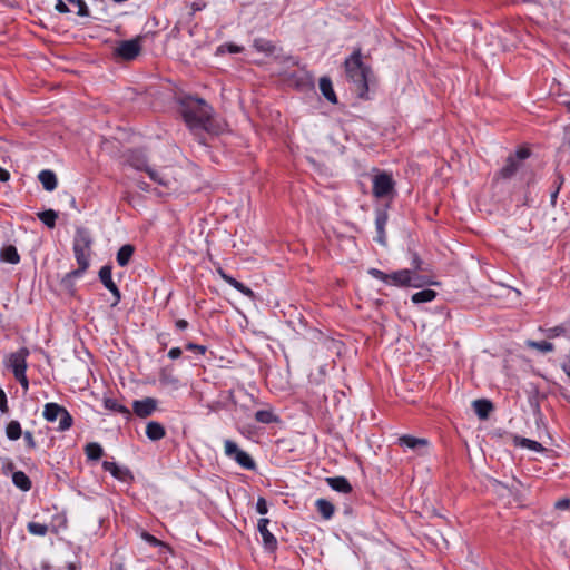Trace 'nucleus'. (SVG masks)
<instances>
[{
	"mask_svg": "<svg viewBox=\"0 0 570 570\" xmlns=\"http://www.w3.org/2000/svg\"><path fill=\"white\" fill-rule=\"evenodd\" d=\"M180 112L191 130H210L213 109L204 99L193 96L181 98Z\"/></svg>",
	"mask_w": 570,
	"mask_h": 570,
	"instance_id": "f257e3e1",
	"label": "nucleus"
},
{
	"mask_svg": "<svg viewBox=\"0 0 570 570\" xmlns=\"http://www.w3.org/2000/svg\"><path fill=\"white\" fill-rule=\"evenodd\" d=\"M345 72L360 98H366L371 68L362 60L361 49H355L344 61Z\"/></svg>",
	"mask_w": 570,
	"mask_h": 570,
	"instance_id": "f03ea898",
	"label": "nucleus"
},
{
	"mask_svg": "<svg viewBox=\"0 0 570 570\" xmlns=\"http://www.w3.org/2000/svg\"><path fill=\"white\" fill-rule=\"evenodd\" d=\"M367 273L387 285L399 286V287H420L422 285L421 277L413 273V271L404 268L391 274H386L381 269L371 267Z\"/></svg>",
	"mask_w": 570,
	"mask_h": 570,
	"instance_id": "7ed1b4c3",
	"label": "nucleus"
},
{
	"mask_svg": "<svg viewBox=\"0 0 570 570\" xmlns=\"http://www.w3.org/2000/svg\"><path fill=\"white\" fill-rule=\"evenodd\" d=\"M530 155L531 151L527 147H521L514 154L509 155L504 166L497 173L495 178L508 180L514 177Z\"/></svg>",
	"mask_w": 570,
	"mask_h": 570,
	"instance_id": "20e7f679",
	"label": "nucleus"
},
{
	"mask_svg": "<svg viewBox=\"0 0 570 570\" xmlns=\"http://www.w3.org/2000/svg\"><path fill=\"white\" fill-rule=\"evenodd\" d=\"M394 188L395 181L391 174L382 171L374 176L372 191L376 198L383 199L393 197Z\"/></svg>",
	"mask_w": 570,
	"mask_h": 570,
	"instance_id": "39448f33",
	"label": "nucleus"
},
{
	"mask_svg": "<svg viewBox=\"0 0 570 570\" xmlns=\"http://www.w3.org/2000/svg\"><path fill=\"white\" fill-rule=\"evenodd\" d=\"M141 51V38L137 37L130 40H122L115 48V55L126 61L136 59Z\"/></svg>",
	"mask_w": 570,
	"mask_h": 570,
	"instance_id": "423d86ee",
	"label": "nucleus"
},
{
	"mask_svg": "<svg viewBox=\"0 0 570 570\" xmlns=\"http://www.w3.org/2000/svg\"><path fill=\"white\" fill-rule=\"evenodd\" d=\"M112 268L110 265H104L99 271V279L104 284V286L110 291L112 295V302L110 304L111 307L117 306L121 301V293L116 285V283L112 281Z\"/></svg>",
	"mask_w": 570,
	"mask_h": 570,
	"instance_id": "0eeeda50",
	"label": "nucleus"
},
{
	"mask_svg": "<svg viewBox=\"0 0 570 570\" xmlns=\"http://www.w3.org/2000/svg\"><path fill=\"white\" fill-rule=\"evenodd\" d=\"M157 409V400L153 397H145L142 400H135L132 403L134 413L141 419L150 416Z\"/></svg>",
	"mask_w": 570,
	"mask_h": 570,
	"instance_id": "6e6552de",
	"label": "nucleus"
},
{
	"mask_svg": "<svg viewBox=\"0 0 570 570\" xmlns=\"http://www.w3.org/2000/svg\"><path fill=\"white\" fill-rule=\"evenodd\" d=\"M269 520L262 518L258 520L257 529L263 538L265 550L274 552L277 549V540L272 532L267 529Z\"/></svg>",
	"mask_w": 570,
	"mask_h": 570,
	"instance_id": "1a4fd4ad",
	"label": "nucleus"
},
{
	"mask_svg": "<svg viewBox=\"0 0 570 570\" xmlns=\"http://www.w3.org/2000/svg\"><path fill=\"white\" fill-rule=\"evenodd\" d=\"M29 352L27 348H21L16 353H12L9 357L8 366L12 370L13 375L20 374L27 371V356Z\"/></svg>",
	"mask_w": 570,
	"mask_h": 570,
	"instance_id": "9d476101",
	"label": "nucleus"
},
{
	"mask_svg": "<svg viewBox=\"0 0 570 570\" xmlns=\"http://www.w3.org/2000/svg\"><path fill=\"white\" fill-rule=\"evenodd\" d=\"M127 163L130 167L139 171H147L149 168L148 159L142 150H130L127 155Z\"/></svg>",
	"mask_w": 570,
	"mask_h": 570,
	"instance_id": "9b49d317",
	"label": "nucleus"
},
{
	"mask_svg": "<svg viewBox=\"0 0 570 570\" xmlns=\"http://www.w3.org/2000/svg\"><path fill=\"white\" fill-rule=\"evenodd\" d=\"M387 213L384 209H377L375 215V227H376V237L375 240L381 245H386V235H385V226L387 224Z\"/></svg>",
	"mask_w": 570,
	"mask_h": 570,
	"instance_id": "f8f14e48",
	"label": "nucleus"
},
{
	"mask_svg": "<svg viewBox=\"0 0 570 570\" xmlns=\"http://www.w3.org/2000/svg\"><path fill=\"white\" fill-rule=\"evenodd\" d=\"M92 245V237L89 230L85 227H77L75 238H73V247H80L81 249L89 250Z\"/></svg>",
	"mask_w": 570,
	"mask_h": 570,
	"instance_id": "ddd939ff",
	"label": "nucleus"
},
{
	"mask_svg": "<svg viewBox=\"0 0 570 570\" xmlns=\"http://www.w3.org/2000/svg\"><path fill=\"white\" fill-rule=\"evenodd\" d=\"M102 468L105 471L110 472L115 479L122 482H126L128 479H132V475L128 469L120 468L115 462L104 461Z\"/></svg>",
	"mask_w": 570,
	"mask_h": 570,
	"instance_id": "4468645a",
	"label": "nucleus"
},
{
	"mask_svg": "<svg viewBox=\"0 0 570 570\" xmlns=\"http://www.w3.org/2000/svg\"><path fill=\"white\" fill-rule=\"evenodd\" d=\"M472 407L480 420H487L494 409L492 402L487 399L473 401Z\"/></svg>",
	"mask_w": 570,
	"mask_h": 570,
	"instance_id": "2eb2a0df",
	"label": "nucleus"
},
{
	"mask_svg": "<svg viewBox=\"0 0 570 570\" xmlns=\"http://www.w3.org/2000/svg\"><path fill=\"white\" fill-rule=\"evenodd\" d=\"M219 274L222 276V278L228 284L230 285L232 287H234L236 291H238L239 293H242L243 295L249 297V298H254L255 297V294L254 292L247 287L245 284H243L242 282L237 281L236 278H234L233 276L226 274L225 272H223L222 269H219Z\"/></svg>",
	"mask_w": 570,
	"mask_h": 570,
	"instance_id": "dca6fc26",
	"label": "nucleus"
},
{
	"mask_svg": "<svg viewBox=\"0 0 570 570\" xmlns=\"http://www.w3.org/2000/svg\"><path fill=\"white\" fill-rule=\"evenodd\" d=\"M399 444L419 451L421 448H426L429 445V441L424 438L402 435L399 438Z\"/></svg>",
	"mask_w": 570,
	"mask_h": 570,
	"instance_id": "f3484780",
	"label": "nucleus"
},
{
	"mask_svg": "<svg viewBox=\"0 0 570 570\" xmlns=\"http://www.w3.org/2000/svg\"><path fill=\"white\" fill-rule=\"evenodd\" d=\"M326 482L336 492L350 493L352 491L351 483L344 476L326 478Z\"/></svg>",
	"mask_w": 570,
	"mask_h": 570,
	"instance_id": "a211bd4d",
	"label": "nucleus"
},
{
	"mask_svg": "<svg viewBox=\"0 0 570 570\" xmlns=\"http://www.w3.org/2000/svg\"><path fill=\"white\" fill-rule=\"evenodd\" d=\"M38 179L42 184V187L48 191H52L58 184L56 174L49 169L41 170L38 175Z\"/></svg>",
	"mask_w": 570,
	"mask_h": 570,
	"instance_id": "6ab92c4d",
	"label": "nucleus"
},
{
	"mask_svg": "<svg viewBox=\"0 0 570 570\" xmlns=\"http://www.w3.org/2000/svg\"><path fill=\"white\" fill-rule=\"evenodd\" d=\"M146 435L151 441H159L166 435V431L159 422L150 421L146 426Z\"/></svg>",
	"mask_w": 570,
	"mask_h": 570,
	"instance_id": "aec40b11",
	"label": "nucleus"
},
{
	"mask_svg": "<svg viewBox=\"0 0 570 570\" xmlns=\"http://www.w3.org/2000/svg\"><path fill=\"white\" fill-rule=\"evenodd\" d=\"M0 261L9 264H18L20 262V255L13 245L4 246L0 250Z\"/></svg>",
	"mask_w": 570,
	"mask_h": 570,
	"instance_id": "412c9836",
	"label": "nucleus"
},
{
	"mask_svg": "<svg viewBox=\"0 0 570 570\" xmlns=\"http://www.w3.org/2000/svg\"><path fill=\"white\" fill-rule=\"evenodd\" d=\"M320 90L322 95L332 104L337 102L336 94L333 89L332 81L328 77H322L320 79Z\"/></svg>",
	"mask_w": 570,
	"mask_h": 570,
	"instance_id": "4be33fe9",
	"label": "nucleus"
},
{
	"mask_svg": "<svg viewBox=\"0 0 570 570\" xmlns=\"http://www.w3.org/2000/svg\"><path fill=\"white\" fill-rule=\"evenodd\" d=\"M104 405H105V409H107L109 411L122 414L126 420H129L131 417V412L129 411V409H127L125 405L118 403V401L115 399L106 397L104 400Z\"/></svg>",
	"mask_w": 570,
	"mask_h": 570,
	"instance_id": "5701e85b",
	"label": "nucleus"
},
{
	"mask_svg": "<svg viewBox=\"0 0 570 570\" xmlns=\"http://www.w3.org/2000/svg\"><path fill=\"white\" fill-rule=\"evenodd\" d=\"M12 483L21 491H29L32 487L30 478L23 471L12 473Z\"/></svg>",
	"mask_w": 570,
	"mask_h": 570,
	"instance_id": "b1692460",
	"label": "nucleus"
},
{
	"mask_svg": "<svg viewBox=\"0 0 570 570\" xmlns=\"http://www.w3.org/2000/svg\"><path fill=\"white\" fill-rule=\"evenodd\" d=\"M315 507L318 513L325 519L330 520L334 515V504L326 499H317Z\"/></svg>",
	"mask_w": 570,
	"mask_h": 570,
	"instance_id": "393cba45",
	"label": "nucleus"
},
{
	"mask_svg": "<svg viewBox=\"0 0 570 570\" xmlns=\"http://www.w3.org/2000/svg\"><path fill=\"white\" fill-rule=\"evenodd\" d=\"M134 252H135V248L130 244H126V245L121 246L119 248V250L117 252V256H116L117 263L121 267L128 265V263L130 262V259L132 257Z\"/></svg>",
	"mask_w": 570,
	"mask_h": 570,
	"instance_id": "a878e982",
	"label": "nucleus"
},
{
	"mask_svg": "<svg viewBox=\"0 0 570 570\" xmlns=\"http://www.w3.org/2000/svg\"><path fill=\"white\" fill-rule=\"evenodd\" d=\"M63 409L65 407L59 405L58 403H47L43 410V417L48 422H55L56 420H58L59 415H61Z\"/></svg>",
	"mask_w": 570,
	"mask_h": 570,
	"instance_id": "bb28decb",
	"label": "nucleus"
},
{
	"mask_svg": "<svg viewBox=\"0 0 570 570\" xmlns=\"http://www.w3.org/2000/svg\"><path fill=\"white\" fill-rule=\"evenodd\" d=\"M514 444L521 448L532 450L534 452L546 451V448L540 442L527 438L515 436Z\"/></svg>",
	"mask_w": 570,
	"mask_h": 570,
	"instance_id": "cd10ccee",
	"label": "nucleus"
},
{
	"mask_svg": "<svg viewBox=\"0 0 570 570\" xmlns=\"http://www.w3.org/2000/svg\"><path fill=\"white\" fill-rule=\"evenodd\" d=\"M255 420L263 424L279 422V417L272 410H258L255 413Z\"/></svg>",
	"mask_w": 570,
	"mask_h": 570,
	"instance_id": "c85d7f7f",
	"label": "nucleus"
},
{
	"mask_svg": "<svg viewBox=\"0 0 570 570\" xmlns=\"http://www.w3.org/2000/svg\"><path fill=\"white\" fill-rule=\"evenodd\" d=\"M242 468L247 470H254L256 464L253 458L245 451L239 450L233 458Z\"/></svg>",
	"mask_w": 570,
	"mask_h": 570,
	"instance_id": "c756f323",
	"label": "nucleus"
},
{
	"mask_svg": "<svg viewBox=\"0 0 570 570\" xmlns=\"http://www.w3.org/2000/svg\"><path fill=\"white\" fill-rule=\"evenodd\" d=\"M436 297V292L433 289H423L412 295V302L414 304L432 302Z\"/></svg>",
	"mask_w": 570,
	"mask_h": 570,
	"instance_id": "7c9ffc66",
	"label": "nucleus"
},
{
	"mask_svg": "<svg viewBox=\"0 0 570 570\" xmlns=\"http://www.w3.org/2000/svg\"><path fill=\"white\" fill-rule=\"evenodd\" d=\"M85 453L89 460L97 461L104 455V449L99 443L91 442L86 445Z\"/></svg>",
	"mask_w": 570,
	"mask_h": 570,
	"instance_id": "2f4dec72",
	"label": "nucleus"
},
{
	"mask_svg": "<svg viewBox=\"0 0 570 570\" xmlns=\"http://www.w3.org/2000/svg\"><path fill=\"white\" fill-rule=\"evenodd\" d=\"M6 435L11 441H17L22 435L21 425L18 421L13 420L6 426Z\"/></svg>",
	"mask_w": 570,
	"mask_h": 570,
	"instance_id": "473e14b6",
	"label": "nucleus"
},
{
	"mask_svg": "<svg viewBox=\"0 0 570 570\" xmlns=\"http://www.w3.org/2000/svg\"><path fill=\"white\" fill-rule=\"evenodd\" d=\"M38 218L48 227L53 228L58 218V213L53 209H47L38 213Z\"/></svg>",
	"mask_w": 570,
	"mask_h": 570,
	"instance_id": "72a5a7b5",
	"label": "nucleus"
},
{
	"mask_svg": "<svg viewBox=\"0 0 570 570\" xmlns=\"http://www.w3.org/2000/svg\"><path fill=\"white\" fill-rule=\"evenodd\" d=\"M73 254H75V258H76L78 265H80V266H82L83 264H85V266L90 265V252L89 250L81 249L78 246V247H73Z\"/></svg>",
	"mask_w": 570,
	"mask_h": 570,
	"instance_id": "f704fd0d",
	"label": "nucleus"
},
{
	"mask_svg": "<svg viewBox=\"0 0 570 570\" xmlns=\"http://www.w3.org/2000/svg\"><path fill=\"white\" fill-rule=\"evenodd\" d=\"M159 381L163 385L177 387L179 384V380L171 372L161 371L159 375Z\"/></svg>",
	"mask_w": 570,
	"mask_h": 570,
	"instance_id": "c9c22d12",
	"label": "nucleus"
},
{
	"mask_svg": "<svg viewBox=\"0 0 570 570\" xmlns=\"http://www.w3.org/2000/svg\"><path fill=\"white\" fill-rule=\"evenodd\" d=\"M527 345L531 348H535L542 353H549L554 350V346L552 343L548 341H528Z\"/></svg>",
	"mask_w": 570,
	"mask_h": 570,
	"instance_id": "e433bc0d",
	"label": "nucleus"
},
{
	"mask_svg": "<svg viewBox=\"0 0 570 570\" xmlns=\"http://www.w3.org/2000/svg\"><path fill=\"white\" fill-rule=\"evenodd\" d=\"M58 419H59L58 430L61 432L69 430L73 423L72 416L70 415V413L67 411L66 407L63 409V412L61 413V415H59Z\"/></svg>",
	"mask_w": 570,
	"mask_h": 570,
	"instance_id": "4c0bfd02",
	"label": "nucleus"
},
{
	"mask_svg": "<svg viewBox=\"0 0 570 570\" xmlns=\"http://www.w3.org/2000/svg\"><path fill=\"white\" fill-rule=\"evenodd\" d=\"M254 48L259 52L272 53L274 51V45L265 39L258 38L254 40Z\"/></svg>",
	"mask_w": 570,
	"mask_h": 570,
	"instance_id": "58836bf2",
	"label": "nucleus"
},
{
	"mask_svg": "<svg viewBox=\"0 0 570 570\" xmlns=\"http://www.w3.org/2000/svg\"><path fill=\"white\" fill-rule=\"evenodd\" d=\"M151 180L155 183L167 187L169 185V180L158 170L153 169L151 167L148 168L146 171Z\"/></svg>",
	"mask_w": 570,
	"mask_h": 570,
	"instance_id": "ea45409f",
	"label": "nucleus"
},
{
	"mask_svg": "<svg viewBox=\"0 0 570 570\" xmlns=\"http://www.w3.org/2000/svg\"><path fill=\"white\" fill-rule=\"evenodd\" d=\"M28 531L31 533V534H35V535H46L48 533V525L47 524H43V523H38V522H29L28 525Z\"/></svg>",
	"mask_w": 570,
	"mask_h": 570,
	"instance_id": "a19ab883",
	"label": "nucleus"
},
{
	"mask_svg": "<svg viewBox=\"0 0 570 570\" xmlns=\"http://www.w3.org/2000/svg\"><path fill=\"white\" fill-rule=\"evenodd\" d=\"M68 3L77 8V14L79 17H89L90 11L85 0H66Z\"/></svg>",
	"mask_w": 570,
	"mask_h": 570,
	"instance_id": "79ce46f5",
	"label": "nucleus"
},
{
	"mask_svg": "<svg viewBox=\"0 0 570 570\" xmlns=\"http://www.w3.org/2000/svg\"><path fill=\"white\" fill-rule=\"evenodd\" d=\"M225 51L229 53H240L244 51V48L235 43H224L220 45L217 49L218 53H224Z\"/></svg>",
	"mask_w": 570,
	"mask_h": 570,
	"instance_id": "37998d69",
	"label": "nucleus"
},
{
	"mask_svg": "<svg viewBox=\"0 0 570 570\" xmlns=\"http://www.w3.org/2000/svg\"><path fill=\"white\" fill-rule=\"evenodd\" d=\"M224 446H225V454H226L227 456L232 458V459H233V458H234V455H236V453H238V452H239V450H240V449L238 448V445H237L234 441H232V440H226V441L224 442Z\"/></svg>",
	"mask_w": 570,
	"mask_h": 570,
	"instance_id": "c03bdc74",
	"label": "nucleus"
},
{
	"mask_svg": "<svg viewBox=\"0 0 570 570\" xmlns=\"http://www.w3.org/2000/svg\"><path fill=\"white\" fill-rule=\"evenodd\" d=\"M140 537H141V539H144L147 543H149L153 547H159V546L164 544L159 539H157L156 537H154L153 534H150L147 531H142Z\"/></svg>",
	"mask_w": 570,
	"mask_h": 570,
	"instance_id": "a18cd8bd",
	"label": "nucleus"
},
{
	"mask_svg": "<svg viewBox=\"0 0 570 570\" xmlns=\"http://www.w3.org/2000/svg\"><path fill=\"white\" fill-rule=\"evenodd\" d=\"M61 286L70 292V293H73L75 292V279L71 278L70 276H68L67 274L62 277L61 279Z\"/></svg>",
	"mask_w": 570,
	"mask_h": 570,
	"instance_id": "49530a36",
	"label": "nucleus"
},
{
	"mask_svg": "<svg viewBox=\"0 0 570 570\" xmlns=\"http://www.w3.org/2000/svg\"><path fill=\"white\" fill-rule=\"evenodd\" d=\"M256 511L264 515L268 512L267 502L263 497H259L256 502Z\"/></svg>",
	"mask_w": 570,
	"mask_h": 570,
	"instance_id": "de8ad7c7",
	"label": "nucleus"
},
{
	"mask_svg": "<svg viewBox=\"0 0 570 570\" xmlns=\"http://www.w3.org/2000/svg\"><path fill=\"white\" fill-rule=\"evenodd\" d=\"M187 351L197 352L198 354H205L207 347L205 345L196 344V343H187L185 345Z\"/></svg>",
	"mask_w": 570,
	"mask_h": 570,
	"instance_id": "09e8293b",
	"label": "nucleus"
},
{
	"mask_svg": "<svg viewBox=\"0 0 570 570\" xmlns=\"http://www.w3.org/2000/svg\"><path fill=\"white\" fill-rule=\"evenodd\" d=\"M88 267L89 266H85V264L82 266L78 265L77 269H73V271L67 273V275L73 279L79 278L83 275V273L88 269Z\"/></svg>",
	"mask_w": 570,
	"mask_h": 570,
	"instance_id": "8fccbe9b",
	"label": "nucleus"
},
{
	"mask_svg": "<svg viewBox=\"0 0 570 570\" xmlns=\"http://www.w3.org/2000/svg\"><path fill=\"white\" fill-rule=\"evenodd\" d=\"M8 411H9V407H8L7 394L2 389H0V412L8 413Z\"/></svg>",
	"mask_w": 570,
	"mask_h": 570,
	"instance_id": "3c124183",
	"label": "nucleus"
},
{
	"mask_svg": "<svg viewBox=\"0 0 570 570\" xmlns=\"http://www.w3.org/2000/svg\"><path fill=\"white\" fill-rule=\"evenodd\" d=\"M14 377H16V380L20 383V385L22 386V389H23L24 391H27V390H28V387H29V381H28V379H27L26 372H22V373H20V374H14Z\"/></svg>",
	"mask_w": 570,
	"mask_h": 570,
	"instance_id": "603ef678",
	"label": "nucleus"
},
{
	"mask_svg": "<svg viewBox=\"0 0 570 570\" xmlns=\"http://www.w3.org/2000/svg\"><path fill=\"white\" fill-rule=\"evenodd\" d=\"M564 333V328L562 326H554L547 331V335L549 338L557 337Z\"/></svg>",
	"mask_w": 570,
	"mask_h": 570,
	"instance_id": "864d4df0",
	"label": "nucleus"
},
{
	"mask_svg": "<svg viewBox=\"0 0 570 570\" xmlns=\"http://www.w3.org/2000/svg\"><path fill=\"white\" fill-rule=\"evenodd\" d=\"M422 259L419 257L417 254H413V258H412V266H413V269H414V274H416L415 272L417 271H423V267H422Z\"/></svg>",
	"mask_w": 570,
	"mask_h": 570,
	"instance_id": "5fc2aeb1",
	"label": "nucleus"
},
{
	"mask_svg": "<svg viewBox=\"0 0 570 570\" xmlns=\"http://www.w3.org/2000/svg\"><path fill=\"white\" fill-rule=\"evenodd\" d=\"M55 8L60 13L71 12V9L67 6V3L63 0H57Z\"/></svg>",
	"mask_w": 570,
	"mask_h": 570,
	"instance_id": "6e6d98bb",
	"label": "nucleus"
},
{
	"mask_svg": "<svg viewBox=\"0 0 570 570\" xmlns=\"http://www.w3.org/2000/svg\"><path fill=\"white\" fill-rule=\"evenodd\" d=\"M22 435L24 438L27 446L30 448V449H35L36 448V442H35L32 433L30 431H26L24 433H22Z\"/></svg>",
	"mask_w": 570,
	"mask_h": 570,
	"instance_id": "4d7b16f0",
	"label": "nucleus"
},
{
	"mask_svg": "<svg viewBox=\"0 0 570 570\" xmlns=\"http://www.w3.org/2000/svg\"><path fill=\"white\" fill-rule=\"evenodd\" d=\"M570 507V500L567 498L560 499L554 503V508L558 510H567Z\"/></svg>",
	"mask_w": 570,
	"mask_h": 570,
	"instance_id": "13d9d810",
	"label": "nucleus"
},
{
	"mask_svg": "<svg viewBox=\"0 0 570 570\" xmlns=\"http://www.w3.org/2000/svg\"><path fill=\"white\" fill-rule=\"evenodd\" d=\"M183 351L180 347H173L168 352V357L171 360H177L181 356Z\"/></svg>",
	"mask_w": 570,
	"mask_h": 570,
	"instance_id": "bf43d9fd",
	"label": "nucleus"
},
{
	"mask_svg": "<svg viewBox=\"0 0 570 570\" xmlns=\"http://www.w3.org/2000/svg\"><path fill=\"white\" fill-rule=\"evenodd\" d=\"M13 473L14 471V463L10 460L7 461V463L3 465V473Z\"/></svg>",
	"mask_w": 570,
	"mask_h": 570,
	"instance_id": "052dcab7",
	"label": "nucleus"
},
{
	"mask_svg": "<svg viewBox=\"0 0 570 570\" xmlns=\"http://www.w3.org/2000/svg\"><path fill=\"white\" fill-rule=\"evenodd\" d=\"M175 326L179 331H184L188 327V322L186 320H177Z\"/></svg>",
	"mask_w": 570,
	"mask_h": 570,
	"instance_id": "680f3d73",
	"label": "nucleus"
},
{
	"mask_svg": "<svg viewBox=\"0 0 570 570\" xmlns=\"http://www.w3.org/2000/svg\"><path fill=\"white\" fill-rule=\"evenodd\" d=\"M10 179V174L4 168L0 167V181H8Z\"/></svg>",
	"mask_w": 570,
	"mask_h": 570,
	"instance_id": "e2e57ef3",
	"label": "nucleus"
},
{
	"mask_svg": "<svg viewBox=\"0 0 570 570\" xmlns=\"http://www.w3.org/2000/svg\"><path fill=\"white\" fill-rule=\"evenodd\" d=\"M66 568H67L68 570H79V569H80V566H79V564H77V563H75V562H69V563H67Z\"/></svg>",
	"mask_w": 570,
	"mask_h": 570,
	"instance_id": "0e129e2a",
	"label": "nucleus"
},
{
	"mask_svg": "<svg viewBox=\"0 0 570 570\" xmlns=\"http://www.w3.org/2000/svg\"><path fill=\"white\" fill-rule=\"evenodd\" d=\"M561 104L567 107L568 111H570V97H567L566 99H563L561 101Z\"/></svg>",
	"mask_w": 570,
	"mask_h": 570,
	"instance_id": "69168bd1",
	"label": "nucleus"
},
{
	"mask_svg": "<svg viewBox=\"0 0 570 570\" xmlns=\"http://www.w3.org/2000/svg\"><path fill=\"white\" fill-rule=\"evenodd\" d=\"M559 189H560V186H558V188L551 194V200L552 203L556 202L557 199V196H558V193H559Z\"/></svg>",
	"mask_w": 570,
	"mask_h": 570,
	"instance_id": "338daca9",
	"label": "nucleus"
},
{
	"mask_svg": "<svg viewBox=\"0 0 570 570\" xmlns=\"http://www.w3.org/2000/svg\"><path fill=\"white\" fill-rule=\"evenodd\" d=\"M138 186H139V188H140L141 190H145V191H146V190H148V184H146V183H144V181H142V183H139V184H138Z\"/></svg>",
	"mask_w": 570,
	"mask_h": 570,
	"instance_id": "774afa93",
	"label": "nucleus"
}]
</instances>
